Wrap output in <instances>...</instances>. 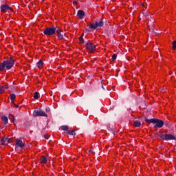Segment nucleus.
Instances as JSON below:
<instances>
[{
  "label": "nucleus",
  "mask_w": 176,
  "mask_h": 176,
  "mask_svg": "<svg viewBox=\"0 0 176 176\" xmlns=\"http://www.w3.org/2000/svg\"><path fill=\"white\" fill-rule=\"evenodd\" d=\"M14 65V60L13 58H10L7 60H4L2 63L0 64V71L5 70V68L6 69H10Z\"/></svg>",
  "instance_id": "nucleus-1"
},
{
  "label": "nucleus",
  "mask_w": 176,
  "mask_h": 176,
  "mask_svg": "<svg viewBox=\"0 0 176 176\" xmlns=\"http://www.w3.org/2000/svg\"><path fill=\"white\" fill-rule=\"evenodd\" d=\"M146 123H155L154 125L155 129H162L163 127L164 122L162 121V120H156V119H150L146 120Z\"/></svg>",
  "instance_id": "nucleus-2"
},
{
  "label": "nucleus",
  "mask_w": 176,
  "mask_h": 176,
  "mask_svg": "<svg viewBox=\"0 0 176 176\" xmlns=\"http://www.w3.org/2000/svg\"><path fill=\"white\" fill-rule=\"evenodd\" d=\"M43 33L45 35L52 36V35H54V34H56V28H47L44 30Z\"/></svg>",
  "instance_id": "nucleus-3"
},
{
  "label": "nucleus",
  "mask_w": 176,
  "mask_h": 176,
  "mask_svg": "<svg viewBox=\"0 0 176 176\" xmlns=\"http://www.w3.org/2000/svg\"><path fill=\"white\" fill-rule=\"evenodd\" d=\"M160 137V138H162V140H165L166 141L176 140L175 136L171 134H161Z\"/></svg>",
  "instance_id": "nucleus-4"
},
{
  "label": "nucleus",
  "mask_w": 176,
  "mask_h": 176,
  "mask_svg": "<svg viewBox=\"0 0 176 176\" xmlns=\"http://www.w3.org/2000/svg\"><path fill=\"white\" fill-rule=\"evenodd\" d=\"M85 47L89 53H94L96 52V45L91 43H87Z\"/></svg>",
  "instance_id": "nucleus-5"
},
{
  "label": "nucleus",
  "mask_w": 176,
  "mask_h": 176,
  "mask_svg": "<svg viewBox=\"0 0 176 176\" xmlns=\"http://www.w3.org/2000/svg\"><path fill=\"white\" fill-rule=\"evenodd\" d=\"M33 116H44L45 118H47V114L45 113V111L38 109V110H34L33 112Z\"/></svg>",
  "instance_id": "nucleus-6"
},
{
  "label": "nucleus",
  "mask_w": 176,
  "mask_h": 176,
  "mask_svg": "<svg viewBox=\"0 0 176 176\" xmlns=\"http://www.w3.org/2000/svg\"><path fill=\"white\" fill-rule=\"evenodd\" d=\"M104 25V22L102 21H100L99 22H96V23H92L89 25V28L91 30H96L98 28V27H102Z\"/></svg>",
  "instance_id": "nucleus-7"
},
{
  "label": "nucleus",
  "mask_w": 176,
  "mask_h": 176,
  "mask_svg": "<svg viewBox=\"0 0 176 176\" xmlns=\"http://www.w3.org/2000/svg\"><path fill=\"white\" fill-rule=\"evenodd\" d=\"M6 10H10L11 12L13 10V9L12 8H10V6H9L8 5L6 4H3L1 6V12H3V13H5V12H6Z\"/></svg>",
  "instance_id": "nucleus-8"
},
{
  "label": "nucleus",
  "mask_w": 176,
  "mask_h": 176,
  "mask_svg": "<svg viewBox=\"0 0 176 176\" xmlns=\"http://www.w3.org/2000/svg\"><path fill=\"white\" fill-rule=\"evenodd\" d=\"M25 144L21 140H17L15 144V147L19 149H23L25 146Z\"/></svg>",
  "instance_id": "nucleus-9"
},
{
  "label": "nucleus",
  "mask_w": 176,
  "mask_h": 176,
  "mask_svg": "<svg viewBox=\"0 0 176 176\" xmlns=\"http://www.w3.org/2000/svg\"><path fill=\"white\" fill-rule=\"evenodd\" d=\"M2 145H7V144H9L10 142V140L7 138H3L1 140Z\"/></svg>",
  "instance_id": "nucleus-10"
},
{
  "label": "nucleus",
  "mask_w": 176,
  "mask_h": 176,
  "mask_svg": "<svg viewBox=\"0 0 176 176\" xmlns=\"http://www.w3.org/2000/svg\"><path fill=\"white\" fill-rule=\"evenodd\" d=\"M78 17H79L80 19H83L85 17V12L83 10H79L77 14Z\"/></svg>",
  "instance_id": "nucleus-11"
},
{
  "label": "nucleus",
  "mask_w": 176,
  "mask_h": 176,
  "mask_svg": "<svg viewBox=\"0 0 176 176\" xmlns=\"http://www.w3.org/2000/svg\"><path fill=\"white\" fill-rule=\"evenodd\" d=\"M41 164H46L47 163V157L45 155L42 156L41 158Z\"/></svg>",
  "instance_id": "nucleus-12"
},
{
  "label": "nucleus",
  "mask_w": 176,
  "mask_h": 176,
  "mask_svg": "<svg viewBox=\"0 0 176 176\" xmlns=\"http://www.w3.org/2000/svg\"><path fill=\"white\" fill-rule=\"evenodd\" d=\"M8 89V85L6 87L0 86V94H2L5 92L6 90Z\"/></svg>",
  "instance_id": "nucleus-13"
},
{
  "label": "nucleus",
  "mask_w": 176,
  "mask_h": 176,
  "mask_svg": "<svg viewBox=\"0 0 176 176\" xmlns=\"http://www.w3.org/2000/svg\"><path fill=\"white\" fill-rule=\"evenodd\" d=\"M2 122H3L4 124H8V117L3 116L1 118Z\"/></svg>",
  "instance_id": "nucleus-14"
},
{
  "label": "nucleus",
  "mask_w": 176,
  "mask_h": 176,
  "mask_svg": "<svg viewBox=\"0 0 176 176\" xmlns=\"http://www.w3.org/2000/svg\"><path fill=\"white\" fill-rule=\"evenodd\" d=\"M68 129L69 127L67 125H63L60 127V130H62L63 131H67V133H68Z\"/></svg>",
  "instance_id": "nucleus-15"
},
{
  "label": "nucleus",
  "mask_w": 176,
  "mask_h": 176,
  "mask_svg": "<svg viewBox=\"0 0 176 176\" xmlns=\"http://www.w3.org/2000/svg\"><path fill=\"white\" fill-rule=\"evenodd\" d=\"M37 67H38V68H40V69L43 67V61H42V60H39L37 63Z\"/></svg>",
  "instance_id": "nucleus-16"
},
{
  "label": "nucleus",
  "mask_w": 176,
  "mask_h": 176,
  "mask_svg": "<svg viewBox=\"0 0 176 176\" xmlns=\"http://www.w3.org/2000/svg\"><path fill=\"white\" fill-rule=\"evenodd\" d=\"M15 99H16V95H15L14 94H12L10 95V100H11L12 104L14 103V100H15Z\"/></svg>",
  "instance_id": "nucleus-17"
},
{
  "label": "nucleus",
  "mask_w": 176,
  "mask_h": 176,
  "mask_svg": "<svg viewBox=\"0 0 176 176\" xmlns=\"http://www.w3.org/2000/svg\"><path fill=\"white\" fill-rule=\"evenodd\" d=\"M134 126L135 127H140L141 126V122L140 121H135L134 122Z\"/></svg>",
  "instance_id": "nucleus-18"
},
{
  "label": "nucleus",
  "mask_w": 176,
  "mask_h": 176,
  "mask_svg": "<svg viewBox=\"0 0 176 176\" xmlns=\"http://www.w3.org/2000/svg\"><path fill=\"white\" fill-rule=\"evenodd\" d=\"M67 133L69 135H75V130L67 131Z\"/></svg>",
  "instance_id": "nucleus-19"
},
{
  "label": "nucleus",
  "mask_w": 176,
  "mask_h": 176,
  "mask_svg": "<svg viewBox=\"0 0 176 176\" xmlns=\"http://www.w3.org/2000/svg\"><path fill=\"white\" fill-rule=\"evenodd\" d=\"M34 98H35L36 100H38V98H39V93L38 92H35L34 93Z\"/></svg>",
  "instance_id": "nucleus-20"
},
{
  "label": "nucleus",
  "mask_w": 176,
  "mask_h": 176,
  "mask_svg": "<svg viewBox=\"0 0 176 176\" xmlns=\"http://www.w3.org/2000/svg\"><path fill=\"white\" fill-rule=\"evenodd\" d=\"M80 43H84L85 40L83 39V37L81 36L78 38Z\"/></svg>",
  "instance_id": "nucleus-21"
},
{
  "label": "nucleus",
  "mask_w": 176,
  "mask_h": 176,
  "mask_svg": "<svg viewBox=\"0 0 176 176\" xmlns=\"http://www.w3.org/2000/svg\"><path fill=\"white\" fill-rule=\"evenodd\" d=\"M57 35H58V39H60V40H61V39H63V38H64V36H63V34H61V33H59Z\"/></svg>",
  "instance_id": "nucleus-22"
},
{
  "label": "nucleus",
  "mask_w": 176,
  "mask_h": 176,
  "mask_svg": "<svg viewBox=\"0 0 176 176\" xmlns=\"http://www.w3.org/2000/svg\"><path fill=\"white\" fill-rule=\"evenodd\" d=\"M173 50H175V49H176V41H173Z\"/></svg>",
  "instance_id": "nucleus-23"
},
{
  "label": "nucleus",
  "mask_w": 176,
  "mask_h": 176,
  "mask_svg": "<svg viewBox=\"0 0 176 176\" xmlns=\"http://www.w3.org/2000/svg\"><path fill=\"white\" fill-rule=\"evenodd\" d=\"M116 57H118V56L116 54H115L112 56L113 61H115V60H116Z\"/></svg>",
  "instance_id": "nucleus-24"
},
{
  "label": "nucleus",
  "mask_w": 176,
  "mask_h": 176,
  "mask_svg": "<svg viewBox=\"0 0 176 176\" xmlns=\"http://www.w3.org/2000/svg\"><path fill=\"white\" fill-rule=\"evenodd\" d=\"M56 34H61V29H58L57 30H56Z\"/></svg>",
  "instance_id": "nucleus-25"
},
{
  "label": "nucleus",
  "mask_w": 176,
  "mask_h": 176,
  "mask_svg": "<svg viewBox=\"0 0 176 176\" xmlns=\"http://www.w3.org/2000/svg\"><path fill=\"white\" fill-rule=\"evenodd\" d=\"M44 137L45 140H49V135H45Z\"/></svg>",
  "instance_id": "nucleus-26"
},
{
  "label": "nucleus",
  "mask_w": 176,
  "mask_h": 176,
  "mask_svg": "<svg viewBox=\"0 0 176 176\" xmlns=\"http://www.w3.org/2000/svg\"><path fill=\"white\" fill-rule=\"evenodd\" d=\"M15 108H19V105L16 104L15 103H13Z\"/></svg>",
  "instance_id": "nucleus-27"
},
{
  "label": "nucleus",
  "mask_w": 176,
  "mask_h": 176,
  "mask_svg": "<svg viewBox=\"0 0 176 176\" xmlns=\"http://www.w3.org/2000/svg\"><path fill=\"white\" fill-rule=\"evenodd\" d=\"M50 109H46V111L49 112Z\"/></svg>",
  "instance_id": "nucleus-28"
},
{
  "label": "nucleus",
  "mask_w": 176,
  "mask_h": 176,
  "mask_svg": "<svg viewBox=\"0 0 176 176\" xmlns=\"http://www.w3.org/2000/svg\"><path fill=\"white\" fill-rule=\"evenodd\" d=\"M164 91H164V90H162V93H164Z\"/></svg>",
  "instance_id": "nucleus-29"
}]
</instances>
